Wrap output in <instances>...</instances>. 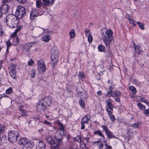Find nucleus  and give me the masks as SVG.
Returning <instances> with one entry per match:
<instances>
[{"mask_svg": "<svg viewBox=\"0 0 149 149\" xmlns=\"http://www.w3.org/2000/svg\"><path fill=\"white\" fill-rule=\"evenodd\" d=\"M52 103V101L50 98L44 97L38 102L36 106L38 112L47 114L49 112L47 108Z\"/></svg>", "mask_w": 149, "mask_h": 149, "instance_id": "nucleus-1", "label": "nucleus"}, {"mask_svg": "<svg viewBox=\"0 0 149 149\" xmlns=\"http://www.w3.org/2000/svg\"><path fill=\"white\" fill-rule=\"evenodd\" d=\"M112 34L113 32L111 30H107L104 33L103 32L101 33L102 38L107 46L109 47L110 43L113 40Z\"/></svg>", "mask_w": 149, "mask_h": 149, "instance_id": "nucleus-2", "label": "nucleus"}, {"mask_svg": "<svg viewBox=\"0 0 149 149\" xmlns=\"http://www.w3.org/2000/svg\"><path fill=\"white\" fill-rule=\"evenodd\" d=\"M18 22L16 16L14 15L10 14L6 17V23L8 26L10 27H15Z\"/></svg>", "mask_w": 149, "mask_h": 149, "instance_id": "nucleus-3", "label": "nucleus"}, {"mask_svg": "<svg viewBox=\"0 0 149 149\" xmlns=\"http://www.w3.org/2000/svg\"><path fill=\"white\" fill-rule=\"evenodd\" d=\"M19 136L18 131L13 130L10 132L8 134V139L12 143H15L17 140Z\"/></svg>", "mask_w": 149, "mask_h": 149, "instance_id": "nucleus-4", "label": "nucleus"}, {"mask_svg": "<svg viewBox=\"0 0 149 149\" xmlns=\"http://www.w3.org/2000/svg\"><path fill=\"white\" fill-rule=\"evenodd\" d=\"M59 52L56 47H53L51 52V59L52 63L54 64L56 63L58 61Z\"/></svg>", "mask_w": 149, "mask_h": 149, "instance_id": "nucleus-5", "label": "nucleus"}, {"mask_svg": "<svg viewBox=\"0 0 149 149\" xmlns=\"http://www.w3.org/2000/svg\"><path fill=\"white\" fill-rule=\"evenodd\" d=\"M26 12L25 8L21 6L18 7L17 9L15 14L16 17L20 19L22 18L26 15Z\"/></svg>", "mask_w": 149, "mask_h": 149, "instance_id": "nucleus-6", "label": "nucleus"}, {"mask_svg": "<svg viewBox=\"0 0 149 149\" xmlns=\"http://www.w3.org/2000/svg\"><path fill=\"white\" fill-rule=\"evenodd\" d=\"M65 134L62 133L61 132H59V130L56 133L55 135L54 136L55 141L57 143H59L60 144H63L62 141L63 136L65 135Z\"/></svg>", "mask_w": 149, "mask_h": 149, "instance_id": "nucleus-7", "label": "nucleus"}, {"mask_svg": "<svg viewBox=\"0 0 149 149\" xmlns=\"http://www.w3.org/2000/svg\"><path fill=\"white\" fill-rule=\"evenodd\" d=\"M98 143V149H110L111 148L110 146L108 145L107 143H104L100 141L94 142V143Z\"/></svg>", "mask_w": 149, "mask_h": 149, "instance_id": "nucleus-8", "label": "nucleus"}, {"mask_svg": "<svg viewBox=\"0 0 149 149\" xmlns=\"http://www.w3.org/2000/svg\"><path fill=\"white\" fill-rule=\"evenodd\" d=\"M101 127L105 131L106 135L108 138H115V136L105 125H102Z\"/></svg>", "mask_w": 149, "mask_h": 149, "instance_id": "nucleus-9", "label": "nucleus"}, {"mask_svg": "<svg viewBox=\"0 0 149 149\" xmlns=\"http://www.w3.org/2000/svg\"><path fill=\"white\" fill-rule=\"evenodd\" d=\"M35 43V42H30L25 44L23 46L22 50L26 52H28L30 50V48L32 47L33 45Z\"/></svg>", "mask_w": 149, "mask_h": 149, "instance_id": "nucleus-10", "label": "nucleus"}, {"mask_svg": "<svg viewBox=\"0 0 149 149\" xmlns=\"http://www.w3.org/2000/svg\"><path fill=\"white\" fill-rule=\"evenodd\" d=\"M38 68L40 69L41 72H45L46 70L44 62L42 60L38 61H37Z\"/></svg>", "mask_w": 149, "mask_h": 149, "instance_id": "nucleus-11", "label": "nucleus"}, {"mask_svg": "<svg viewBox=\"0 0 149 149\" xmlns=\"http://www.w3.org/2000/svg\"><path fill=\"white\" fill-rule=\"evenodd\" d=\"M132 42L134 49L135 51V53L137 54H142L143 52V50H141V47L139 45H136L134 41L133 40Z\"/></svg>", "mask_w": 149, "mask_h": 149, "instance_id": "nucleus-12", "label": "nucleus"}, {"mask_svg": "<svg viewBox=\"0 0 149 149\" xmlns=\"http://www.w3.org/2000/svg\"><path fill=\"white\" fill-rule=\"evenodd\" d=\"M10 6L8 4H2L0 7V9L3 14H6L10 8Z\"/></svg>", "mask_w": 149, "mask_h": 149, "instance_id": "nucleus-13", "label": "nucleus"}, {"mask_svg": "<svg viewBox=\"0 0 149 149\" xmlns=\"http://www.w3.org/2000/svg\"><path fill=\"white\" fill-rule=\"evenodd\" d=\"M110 94V97H120L121 96V93L120 91H115L111 92L108 91L107 95Z\"/></svg>", "mask_w": 149, "mask_h": 149, "instance_id": "nucleus-14", "label": "nucleus"}, {"mask_svg": "<svg viewBox=\"0 0 149 149\" xmlns=\"http://www.w3.org/2000/svg\"><path fill=\"white\" fill-rule=\"evenodd\" d=\"M46 147L45 143L40 140L36 145V149H45Z\"/></svg>", "mask_w": 149, "mask_h": 149, "instance_id": "nucleus-15", "label": "nucleus"}, {"mask_svg": "<svg viewBox=\"0 0 149 149\" xmlns=\"http://www.w3.org/2000/svg\"><path fill=\"white\" fill-rule=\"evenodd\" d=\"M24 107L23 105H20L19 107V111H21L22 113V114L17 117V118L19 119L22 116H26L27 115V113L26 111L23 109V108Z\"/></svg>", "mask_w": 149, "mask_h": 149, "instance_id": "nucleus-16", "label": "nucleus"}, {"mask_svg": "<svg viewBox=\"0 0 149 149\" xmlns=\"http://www.w3.org/2000/svg\"><path fill=\"white\" fill-rule=\"evenodd\" d=\"M38 10L35 9H32L30 13L31 17H33V19L36 17L38 16Z\"/></svg>", "mask_w": 149, "mask_h": 149, "instance_id": "nucleus-17", "label": "nucleus"}, {"mask_svg": "<svg viewBox=\"0 0 149 149\" xmlns=\"http://www.w3.org/2000/svg\"><path fill=\"white\" fill-rule=\"evenodd\" d=\"M106 102L107 104L106 108H108L110 110H113V107L111 103L112 100L109 98L107 99Z\"/></svg>", "mask_w": 149, "mask_h": 149, "instance_id": "nucleus-18", "label": "nucleus"}, {"mask_svg": "<svg viewBox=\"0 0 149 149\" xmlns=\"http://www.w3.org/2000/svg\"><path fill=\"white\" fill-rule=\"evenodd\" d=\"M28 141L27 139L26 138H22L19 140L18 143L20 145L24 146L26 143H27Z\"/></svg>", "mask_w": 149, "mask_h": 149, "instance_id": "nucleus-19", "label": "nucleus"}, {"mask_svg": "<svg viewBox=\"0 0 149 149\" xmlns=\"http://www.w3.org/2000/svg\"><path fill=\"white\" fill-rule=\"evenodd\" d=\"M46 141L48 143L51 145H55V141L51 136L47 137L46 139Z\"/></svg>", "mask_w": 149, "mask_h": 149, "instance_id": "nucleus-20", "label": "nucleus"}, {"mask_svg": "<svg viewBox=\"0 0 149 149\" xmlns=\"http://www.w3.org/2000/svg\"><path fill=\"white\" fill-rule=\"evenodd\" d=\"M91 118V117L90 115L87 114L82 118L81 121L82 122H83V123H87L89 120Z\"/></svg>", "mask_w": 149, "mask_h": 149, "instance_id": "nucleus-21", "label": "nucleus"}, {"mask_svg": "<svg viewBox=\"0 0 149 149\" xmlns=\"http://www.w3.org/2000/svg\"><path fill=\"white\" fill-rule=\"evenodd\" d=\"M34 145V143L33 142L28 140L24 146L26 148H31L33 147Z\"/></svg>", "mask_w": 149, "mask_h": 149, "instance_id": "nucleus-22", "label": "nucleus"}, {"mask_svg": "<svg viewBox=\"0 0 149 149\" xmlns=\"http://www.w3.org/2000/svg\"><path fill=\"white\" fill-rule=\"evenodd\" d=\"M58 125L59 126L58 130H60L59 132H61L62 134H65V129L63 127V125L60 123H58Z\"/></svg>", "mask_w": 149, "mask_h": 149, "instance_id": "nucleus-23", "label": "nucleus"}, {"mask_svg": "<svg viewBox=\"0 0 149 149\" xmlns=\"http://www.w3.org/2000/svg\"><path fill=\"white\" fill-rule=\"evenodd\" d=\"M51 37L49 35H45L42 38V40L44 42H48L51 39Z\"/></svg>", "mask_w": 149, "mask_h": 149, "instance_id": "nucleus-24", "label": "nucleus"}, {"mask_svg": "<svg viewBox=\"0 0 149 149\" xmlns=\"http://www.w3.org/2000/svg\"><path fill=\"white\" fill-rule=\"evenodd\" d=\"M55 144L53 145L51 148V149H58L60 146H62L63 144H60L59 143H57L56 142H55Z\"/></svg>", "mask_w": 149, "mask_h": 149, "instance_id": "nucleus-25", "label": "nucleus"}, {"mask_svg": "<svg viewBox=\"0 0 149 149\" xmlns=\"http://www.w3.org/2000/svg\"><path fill=\"white\" fill-rule=\"evenodd\" d=\"M6 43L7 46L6 52L7 53H8L9 52V49L12 45V44L9 40H8L7 41H6Z\"/></svg>", "mask_w": 149, "mask_h": 149, "instance_id": "nucleus-26", "label": "nucleus"}, {"mask_svg": "<svg viewBox=\"0 0 149 149\" xmlns=\"http://www.w3.org/2000/svg\"><path fill=\"white\" fill-rule=\"evenodd\" d=\"M79 104L81 107L82 108L85 107V104L84 100L83 98H81L79 101Z\"/></svg>", "mask_w": 149, "mask_h": 149, "instance_id": "nucleus-27", "label": "nucleus"}, {"mask_svg": "<svg viewBox=\"0 0 149 149\" xmlns=\"http://www.w3.org/2000/svg\"><path fill=\"white\" fill-rule=\"evenodd\" d=\"M10 76L13 79H15L16 78V73L15 71L10 70L9 72Z\"/></svg>", "mask_w": 149, "mask_h": 149, "instance_id": "nucleus-28", "label": "nucleus"}, {"mask_svg": "<svg viewBox=\"0 0 149 149\" xmlns=\"http://www.w3.org/2000/svg\"><path fill=\"white\" fill-rule=\"evenodd\" d=\"M73 140L78 142H81V136L80 135L78 136L77 137H74L73 138Z\"/></svg>", "mask_w": 149, "mask_h": 149, "instance_id": "nucleus-29", "label": "nucleus"}, {"mask_svg": "<svg viewBox=\"0 0 149 149\" xmlns=\"http://www.w3.org/2000/svg\"><path fill=\"white\" fill-rule=\"evenodd\" d=\"M19 40L18 38L17 37L14 39L13 42V44L14 46H17L19 44Z\"/></svg>", "mask_w": 149, "mask_h": 149, "instance_id": "nucleus-30", "label": "nucleus"}, {"mask_svg": "<svg viewBox=\"0 0 149 149\" xmlns=\"http://www.w3.org/2000/svg\"><path fill=\"white\" fill-rule=\"evenodd\" d=\"M128 20H129L130 23V24H132L134 26H136V24L134 23V22L135 21H134L133 19L132 18H131V17L129 16L128 17Z\"/></svg>", "mask_w": 149, "mask_h": 149, "instance_id": "nucleus-31", "label": "nucleus"}, {"mask_svg": "<svg viewBox=\"0 0 149 149\" xmlns=\"http://www.w3.org/2000/svg\"><path fill=\"white\" fill-rule=\"evenodd\" d=\"M94 134H97L99 136L102 137L104 138L103 135L102 134L100 130H97L95 131L94 132Z\"/></svg>", "mask_w": 149, "mask_h": 149, "instance_id": "nucleus-32", "label": "nucleus"}, {"mask_svg": "<svg viewBox=\"0 0 149 149\" xmlns=\"http://www.w3.org/2000/svg\"><path fill=\"white\" fill-rule=\"evenodd\" d=\"M42 5V3L40 0H37L36 1V6L38 8H40Z\"/></svg>", "mask_w": 149, "mask_h": 149, "instance_id": "nucleus-33", "label": "nucleus"}, {"mask_svg": "<svg viewBox=\"0 0 149 149\" xmlns=\"http://www.w3.org/2000/svg\"><path fill=\"white\" fill-rule=\"evenodd\" d=\"M137 106L138 108L141 110H143L145 109V106L141 103H138Z\"/></svg>", "mask_w": 149, "mask_h": 149, "instance_id": "nucleus-34", "label": "nucleus"}, {"mask_svg": "<svg viewBox=\"0 0 149 149\" xmlns=\"http://www.w3.org/2000/svg\"><path fill=\"white\" fill-rule=\"evenodd\" d=\"M98 49L99 51L103 52L104 50L105 47L102 45H100L98 46Z\"/></svg>", "mask_w": 149, "mask_h": 149, "instance_id": "nucleus-35", "label": "nucleus"}, {"mask_svg": "<svg viewBox=\"0 0 149 149\" xmlns=\"http://www.w3.org/2000/svg\"><path fill=\"white\" fill-rule=\"evenodd\" d=\"M43 34L44 35H49V34L51 33V31L45 29H43Z\"/></svg>", "mask_w": 149, "mask_h": 149, "instance_id": "nucleus-36", "label": "nucleus"}, {"mask_svg": "<svg viewBox=\"0 0 149 149\" xmlns=\"http://www.w3.org/2000/svg\"><path fill=\"white\" fill-rule=\"evenodd\" d=\"M141 123L140 122H138L137 123H133L131 126L134 128H137L139 126Z\"/></svg>", "mask_w": 149, "mask_h": 149, "instance_id": "nucleus-37", "label": "nucleus"}, {"mask_svg": "<svg viewBox=\"0 0 149 149\" xmlns=\"http://www.w3.org/2000/svg\"><path fill=\"white\" fill-rule=\"evenodd\" d=\"M129 89L134 94H135L136 92L137 91L136 88L133 86H130Z\"/></svg>", "mask_w": 149, "mask_h": 149, "instance_id": "nucleus-38", "label": "nucleus"}, {"mask_svg": "<svg viewBox=\"0 0 149 149\" xmlns=\"http://www.w3.org/2000/svg\"><path fill=\"white\" fill-rule=\"evenodd\" d=\"M70 36L72 38H73L75 37V32L73 29H71V31L69 32Z\"/></svg>", "mask_w": 149, "mask_h": 149, "instance_id": "nucleus-39", "label": "nucleus"}, {"mask_svg": "<svg viewBox=\"0 0 149 149\" xmlns=\"http://www.w3.org/2000/svg\"><path fill=\"white\" fill-rule=\"evenodd\" d=\"M136 23L138 25L139 28L142 30H143L144 28V24L142 23H140L139 22H137Z\"/></svg>", "mask_w": 149, "mask_h": 149, "instance_id": "nucleus-40", "label": "nucleus"}, {"mask_svg": "<svg viewBox=\"0 0 149 149\" xmlns=\"http://www.w3.org/2000/svg\"><path fill=\"white\" fill-rule=\"evenodd\" d=\"M43 2V4L45 6H49L50 5L49 0H42Z\"/></svg>", "mask_w": 149, "mask_h": 149, "instance_id": "nucleus-41", "label": "nucleus"}, {"mask_svg": "<svg viewBox=\"0 0 149 149\" xmlns=\"http://www.w3.org/2000/svg\"><path fill=\"white\" fill-rule=\"evenodd\" d=\"M5 129V127L3 125H0V133H2L4 132Z\"/></svg>", "mask_w": 149, "mask_h": 149, "instance_id": "nucleus-42", "label": "nucleus"}, {"mask_svg": "<svg viewBox=\"0 0 149 149\" xmlns=\"http://www.w3.org/2000/svg\"><path fill=\"white\" fill-rule=\"evenodd\" d=\"M105 56L106 57H109L111 55V53L110 50L105 51Z\"/></svg>", "mask_w": 149, "mask_h": 149, "instance_id": "nucleus-43", "label": "nucleus"}, {"mask_svg": "<svg viewBox=\"0 0 149 149\" xmlns=\"http://www.w3.org/2000/svg\"><path fill=\"white\" fill-rule=\"evenodd\" d=\"M10 68L11 70L15 71L16 66L13 63L11 64L10 65Z\"/></svg>", "mask_w": 149, "mask_h": 149, "instance_id": "nucleus-44", "label": "nucleus"}, {"mask_svg": "<svg viewBox=\"0 0 149 149\" xmlns=\"http://www.w3.org/2000/svg\"><path fill=\"white\" fill-rule=\"evenodd\" d=\"M13 91V89L12 88L10 87L6 91V92L7 93L10 94L12 93Z\"/></svg>", "mask_w": 149, "mask_h": 149, "instance_id": "nucleus-45", "label": "nucleus"}, {"mask_svg": "<svg viewBox=\"0 0 149 149\" xmlns=\"http://www.w3.org/2000/svg\"><path fill=\"white\" fill-rule=\"evenodd\" d=\"M78 77L79 78L81 79H84L85 78V75L83 72H80L78 74Z\"/></svg>", "mask_w": 149, "mask_h": 149, "instance_id": "nucleus-46", "label": "nucleus"}, {"mask_svg": "<svg viewBox=\"0 0 149 149\" xmlns=\"http://www.w3.org/2000/svg\"><path fill=\"white\" fill-rule=\"evenodd\" d=\"M80 146L81 148H84L85 149L86 148V144L83 142H82L81 143Z\"/></svg>", "mask_w": 149, "mask_h": 149, "instance_id": "nucleus-47", "label": "nucleus"}, {"mask_svg": "<svg viewBox=\"0 0 149 149\" xmlns=\"http://www.w3.org/2000/svg\"><path fill=\"white\" fill-rule=\"evenodd\" d=\"M36 72L33 69L31 70V77L34 79L35 77Z\"/></svg>", "mask_w": 149, "mask_h": 149, "instance_id": "nucleus-48", "label": "nucleus"}, {"mask_svg": "<svg viewBox=\"0 0 149 149\" xmlns=\"http://www.w3.org/2000/svg\"><path fill=\"white\" fill-rule=\"evenodd\" d=\"M143 113L146 116H149V109H147L143 111Z\"/></svg>", "mask_w": 149, "mask_h": 149, "instance_id": "nucleus-49", "label": "nucleus"}, {"mask_svg": "<svg viewBox=\"0 0 149 149\" xmlns=\"http://www.w3.org/2000/svg\"><path fill=\"white\" fill-rule=\"evenodd\" d=\"M93 37L91 35L89 36L88 38V40L89 43H91L93 41Z\"/></svg>", "mask_w": 149, "mask_h": 149, "instance_id": "nucleus-50", "label": "nucleus"}, {"mask_svg": "<svg viewBox=\"0 0 149 149\" xmlns=\"http://www.w3.org/2000/svg\"><path fill=\"white\" fill-rule=\"evenodd\" d=\"M85 34L86 36H91L90 32L89 29H87L85 30Z\"/></svg>", "mask_w": 149, "mask_h": 149, "instance_id": "nucleus-51", "label": "nucleus"}, {"mask_svg": "<svg viewBox=\"0 0 149 149\" xmlns=\"http://www.w3.org/2000/svg\"><path fill=\"white\" fill-rule=\"evenodd\" d=\"M22 26H21L17 27L15 30V31L14 33V34L15 35L17 32L20 30Z\"/></svg>", "mask_w": 149, "mask_h": 149, "instance_id": "nucleus-52", "label": "nucleus"}, {"mask_svg": "<svg viewBox=\"0 0 149 149\" xmlns=\"http://www.w3.org/2000/svg\"><path fill=\"white\" fill-rule=\"evenodd\" d=\"M109 118L113 122H114L115 120V118L114 115H111L109 116Z\"/></svg>", "mask_w": 149, "mask_h": 149, "instance_id": "nucleus-53", "label": "nucleus"}, {"mask_svg": "<svg viewBox=\"0 0 149 149\" xmlns=\"http://www.w3.org/2000/svg\"><path fill=\"white\" fill-rule=\"evenodd\" d=\"M109 109H108V108H106V110L107 111L109 116H110L113 113V110H109Z\"/></svg>", "mask_w": 149, "mask_h": 149, "instance_id": "nucleus-54", "label": "nucleus"}, {"mask_svg": "<svg viewBox=\"0 0 149 149\" xmlns=\"http://www.w3.org/2000/svg\"><path fill=\"white\" fill-rule=\"evenodd\" d=\"M2 4H7L10 3V0H2Z\"/></svg>", "mask_w": 149, "mask_h": 149, "instance_id": "nucleus-55", "label": "nucleus"}, {"mask_svg": "<svg viewBox=\"0 0 149 149\" xmlns=\"http://www.w3.org/2000/svg\"><path fill=\"white\" fill-rule=\"evenodd\" d=\"M34 63V61L32 59H30L28 62V65L30 66L31 65Z\"/></svg>", "mask_w": 149, "mask_h": 149, "instance_id": "nucleus-56", "label": "nucleus"}, {"mask_svg": "<svg viewBox=\"0 0 149 149\" xmlns=\"http://www.w3.org/2000/svg\"><path fill=\"white\" fill-rule=\"evenodd\" d=\"M43 123H44L45 124H46V125H48L49 126H51V123H50V122H48L46 120H45L44 121V122H43Z\"/></svg>", "mask_w": 149, "mask_h": 149, "instance_id": "nucleus-57", "label": "nucleus"}, {"mask_svg": "<svg viewBox=\"0 0 149 149\" xmlns=\"http://www.w3.org/2000/svg\"><path fill=\"white\" fill-rule=\"evenodd\" d=\"M3 33L2 31V26L0 24V36L2 35Z\"/></svg>", "mask_w": 149, "mask_h": 149, "instance_id": "nucleus-58", "label": "nucleus"}, {"mask_svg": "<svg viewBox=\"0 0 149 149\" xmlns=\"http://www.w3.org/2000/svg\"><path fill=\"white\" fill-rule=\"evenodd\" d=\"M84 123H83V122H82L81 123V129H84L85 128V124Z\"/></svg>", "mask_w": 149, "mask_h": 149, "instance_id": "nucleus-59", "label": "nucleus"}, {"mask_svg": "<svg viewBox=\"0 0 149 149\" xmlns=\"http://www.w3.org/2000/svg\"><path fill=\"white\" fill-rule=\"evenodd\" d=\"M141 102L145 103L148 105H149V102L146 99H144L143 101H141Z\"/></svg>", "mask_w": 149, "mask_h": 149, "instance_id": "nucleus-60", "label": "nucleus"}, {"mask_svg": "<svg viewBox=\"0 0 149 149\" xmlns=\"http://www.w3.org/2000/svg\"><path fill=\"white\" fill-rule=\"evenodd\" d=\"M115 101L118 102H119L120 101V99L118 97L115 99Z\"/></svg>", "mask_w": 149, "mask_h": 149, "instance_id": "nucleus-61", "label": "nucleus"}, {"mask_svg": "<svg viewBox=\"0 0 149 149\" xmlns=\"http://www.w3.org/2000/svg\"><path fill=\"white\" fill-rule=\"evenodd\" d=\"M51 1L50 2V5H53L54 2V0H51Z\"/></svg>", "mask_w": 149, "mask_h": 149, "instance_id": "nucleus-62", "label": "nucleus"}, {"mask_svg": "<svg viewBox=\"0 0 149 149\" xmlns=\"http://www.w3.org/2000/svg\"><path fill=\"white\" fill-rule=\"evenodd\" d=\"M84 139L86 140L87 143H88L89 142V139L88 138H84Z\"/></svg>", "mask_w": 149, "mask_h": 149, "instance_id": "nucleus-63", "label": "nucleus"}, {"mask_svg": "<svg viewBox=\"0 0 149 149\" xmlns=\"http://www.w3.org/2000/svg\"><path fill=\"white\" fill-rule=\"evenodd\" d=\"M97 94L99 95H100L102 94V92L101 91H99L97 92Z\"/></svg>", "mask_w": 149, "mask_h": 149, "instance_id": "nucleus-64", "label": "nucleus"}]
</instances>
